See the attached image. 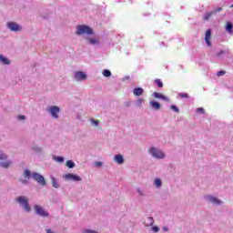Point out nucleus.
<instances>
[{"label": "nucleus", "instance_id": "f257e3e1", "mask_svg": "<svg viewBox=\"0 0 233 233\" xmlns=\"http://www.w3.org/2000/svg\"><path fill=\"white\" fill-rule=\"evenodd\" d=\"M76 35H83V34H86L87 35H94V30L88 25H77L76 26Z\"/></svg>", "mask_w": 233, "mask_h": 233}, {"label": "nucleus", "instance_id": "f03ea898", "mask_svg": "<svg viewBox=\"0 0 233 233\" xmlns=\"http://www.w3.org/2000/svg\"><path fill=\"white\" fill-rule=\"evenodd\" d=\"M16 201L20 205H24L25 211L30 212L32 210V208H30V205H28V198L26 197L21 196L16 199Z\"/></svg>", "mask_w": 233, "mask_h": 233}, {"label": "nucleus", "instance_id": "7ed1b4c3", "mask_svg": "<svg viewBox=\"0 0 233 233\" xmlns=\"http://www.w3.org/2000/svg\"><path fill=\"white\" fill-rule=\"evenodd\" d=\"M34 208H35V214H37L38 216H41L42 218H48V216H50V213H48V211H46L45 208H43L39 205H35Z\"/></svg>", "mask_w": 233, "mask_h": 233}, {"label": "nucleus", "instance_id": "20e7f679", "mask_svg": "<svg viewBox=\"0 0 233 233\" xmlns=\"http://www.w3.org/2000/svg\"><path fill=\"white\" fill-rule=\"evenodd\" d=\"M149 152L153 156V157H157L158 159H163V157H165V153H163V151H161L156 147H151L149 149Z\"/></svg>", "mask_w": 233, "mask_h": 233}, {"label": "nucleus", "instance_id": "39448f33", "mask_svg": "<svg viewBox=\"0 0 233 233\" xmlns=\"http://www.w3.org/2000/svg\"><path fill=\"white\" fill-rule=\"evenodd\" d=\"M33 179L39 183L41 187H46V180H45V177L42 175H39V173H34L33 174Z\"/></svg>", "mask_w": 233, "mask_h": 233}, {"label": "nucleus", "instance_id": "423d86ee", "mask_svg": "<svg viewBox=\"0 0 233 233\" xmlns=\"http://www.w3.org/2000/svg\"><path fill=\"white\" fill-rule=\"evenodd\" d=\"M49 112L52 116V117H54L55 119H58L59 118V112H61V108H59V106H52L49 107Z\"/></svg>", "mask_w": 233, "mask_h": 233}, {"label": "nucleus", "instance_id": "0eeeda50", "mask_svg": "<svg viewBox=\"0 0 233 233\" xmlns=\"http://www.w3.org/2000/svg\"><path fill=\"white\" fill-rule=\"evenodd\" d=\"M64 179H66V181H81V177L68 173L64 176Z\"/></svg>", "mask_w": 233, "mask_h": 233}, {"label": "nucleus", "instance_id": "6e6552de", "mask_svg": "<svg viewBox=\"0 0 233 233\" xmlns=\"http://www.w3.org/2000/svg\"><path fill=\"white\" fill-rule=\"evenodd\" d=\"M7 26L12 32H19L20 30H23V27L17 25L15 22H9Z\"/></svg>", "mask_w": 233, "mask_h": 233}, {"label": "nucleus", "instance_id": "1a4fd4ad", "mask_svg": "<svg viewBox=\"0 0 233 233\" xmlns=\"http://www.w3.org/2000/svg\"><path fill=\"white\" fill-rule=\"evenodd\" d=\"M211 38H212V30L208 29L206 31V35H205V41H206V45H208V46H212V43L210 42Z\"/></svg>", "mask_w": 233, "mask_h": 233}, {"label": "nucleus", "instance_id": "9d476101", "mask_svg": "<svg viewBox=\"0 0 233 233\" xmlns=\"http://www.w3.org/2000/svg\"><path fill=\"white\" fill-rule=\"evenodd\" d=\"M30 176H31L30 170L25 169V171L24 172V177L25 179H20L21 183H23V185H27L28 179H30Z\"/></svg>", "mask_w": 233, "mask_h": 233}, {"label": "nucleus", "instance_id": "9b49d317", "mask_svg": "<svg viewBox=\"0 0 233 233\" xmlns=\"http://www.w3.org/2000/svg\"><path fill=\"white\" fill-rule=\"evenodd\" d=\"M75 79H76V81H83L85 79H86V75L84 72H76L75 74Z\"/></svg>", "mask_w": 233, "mask_h": 233}, {"label": "nucleus", "instance_id": "f8f14e48", "mask_svg": "<svg viewBox=\"0 0 233 233\" xmlns=\"http://www.w3.org/2000/svg\"><path fill=\"white\" fill-rule=\"evenodd\" d=\"M154 97H156L157 99H163V101H167L168 103V101H170V99H168L167 96H165L163 94L161 93H157V92H154L153 94Z\"/></svg>", "mask_w": 233, "mask_h": 233}, {"label": "nucleus", "instance_id": "ddd939ff", "mask_svg": "<svg viewBox=\"0 0 233 233\" xmlns=\"http://www.w3.org/2000/svg\"><path fill=\"white\" fill-rule=\"evenodd\" d=\"M226 32L229 34L230 35H233V25L230 22H227L226 27H225Z\"/></svg>", "mask_w": 233, "mask_h": 233}, {"label": "nucleus", "instance_id": "4468645a", "mask_svg": "<svg viewBox=\"0 0 233 233\" xmlns=\"http://www.w3.org/2000/svg\"><path fill=\"white\" fill-rule=\"evenodd\" d=\"M115 161L117 165H123L125 163V158H123V155L115 156Z\"/></svg>", "mask_w": 233, "mask_h": 233}, {"label": "nucleus", "instance_id": "2eb2a0df", "mask_svg": "<svg viewBox=\"0 0 233 233\" xmlns=\"http://www.w3.org/2000/svg\"><path fill=\"white\" fill-rule=\"evenodd\" d=\"M149 104H150V106L154 108V110H159V108H161V104H159V102L151 101L149 102Z\"/></svg>", "mask_w": 233, "mask_h": 233}, {"label": "nucleus", "instance_id": "dca6fc26", "mask_svg": "<svg viewBox=\"0 0 233 233\" xmlns=\"http://www.w3.org/2000/svg\"><path fill=\"white\" fill-rule=\"evenodd\" d=\"M208 200H209L210 203H214L215 205H220L221 201H219L217 198H214L212 196L207 197Z\"/></svg>", "mask_w": 233, "mask_h": 233}, {"label": "nucleus", "instance_id": "f3484780", "mask_svg": "<svg viewBox=\"0 0 233 233\" xmlns=\"http://www.w3.org/2000/svg\"><path fill=\"white\" fill-rule=\"evenodd\" d=\"M143 92L144 90L141 87H137L133 90L134 96H143Z\"/></svg>", "mask_w": 233, "mask_h": 233}, {"label": "nucleus", "instance_id": "a211bd4d", "mask_svg": "<svg viewBox=\"0 0 233 233\" xmlns=\"http://www.w3.org/2000/svg\"><path fill=\"white\" fill-rule=\"evenodd\" d=\"M145 225L146 227H152V225H154V218L151 217H148L146 220H145Z\"/></svg>", "mask_w": 233, "mask_h": 233}, {"label": "nucleus", "instance_id": "6ab92c4d", "mask_svg": "<svg viewBox=\"0 0 233 233\" xmlns=\"http://www.w3.org/2000/svg\"><path fill=\"white\" fill-rule=\"evenodd\" d=\"M86 41L89 43V45H97L99 41L96 38L87 37Z\"/></svg>", "mask_w": 233, "mask_h": 233}, {"label": "nucleus", "instance_id": "aec40b11", "mask_svg": "<svg viewBox=\"0 0 233 233\" xmlns=\"http://www.w3.org/2000/svg\"><path fill=\"white\" fill-rule=\"evenodd\" d=\"M0 63H3V65H10V60H8L6 57H4L3 55H0Z\"/></svg>", "mask_w": 233, "mask_h": 233}, {"label": "nucleus", "instance_id": "412c9836", "mask_svg": "<svg viewBox=\"0 0 233 233\" xmlns=\"http://www.w3.org/2000/svg\"><path fill=\"white\" fill-rule=\"evenodd\" d=\"M51 183L54 188H59V184L57 183V180L56 179V177H51Z\"/></svg>", "mask_w": 233, "mask_h": 233}, {"label": "nucleus", "instance_id": "4be33fe9", "mask_svg": "<svg viewBox=\"0 0 233 233\" xmlns=\"http://www.w3.org/2000/svg\"><path fill=\"white\" fill-rule=\"evenodd\" d=\"M214 15V12H207L206 15H204V21H208V19H210L211 16Z\"/></svg>", "mask_w": 233, "mask_h": 233}, {"label": "nucleus", "instance_id": "5701e85b", "mask_svg": "<svg viewBox=\"0 0 233 233\" xmlns=\"http://www.w3.org/2000/svg\"><path fill=\"white\" fill-rule=\"evenodd\" d=\"M155 83L157 86H158V88H163V81H161V79L159 78L155 79Z\"/></svg>", "mask_w": 233, "mask_h": 233}, {"label": "nucleus", "instance_id": "b1692460", "mask_svg": "<svg viewBox=\"0 0 233 233\" xmlns=\"http://www.w3.org/2000/svg\"><path fill=\"white\" fill-rule=\"evenodd\" d=\"M10 165H12V162H10V161L0 163V167H3V168H8V167H10Z\"/></svg>", "mask_w": 233, "mask_h": 233}, {"label": "nucleus", "instance_id": "393cba45", "mask_svg": "<svg viewBox=\"0 0 233 233\" xmlns=\"http://www.w3.org/2000/svg\"><path fill=\"white\" fill-rule=\"evenodd\" d=\"M110 76H112V72H110V70L105 69V70L103 71V76H104V77H110Z\"/></svg>", "mask_w": 233, "mask_h": 233}, {"label": "nucleus", "instance_id": "a878e982", "mask_svg": "<svg viewBox=\"0 0 233 233\" xmlns=\"http://www.w3.org/2000/svg\"><path fill=\"white\" fill-rule=\"evenodd\" d=\"M66 167L68 168H74V167H76V163L72 162L71 160H67L66 161Z\"/></svg>", "mask_w": 233, "mask_h": 233}, {"label": "nucleus", "instance_id": "bb28decb", "mask_svg": "<svg viewBox=\"0 0 233 233\" xmlns=\"http://www.w3.org/2000/svg\"><path fill=\"white\" fill-rule=\"evenodd\" d=\"M178 97H180L181 99H188L189 96L187 93H180L178 95Z\"/></svg>", "mask_w": 233, "mask_h": 233}, {"label": "nucleus", "instance_id": "cd10ccee", "mask_svg": "<svg viewBox=\"0 0 233 233\" xmlns=\"http://www.w3.org/2000/svg\"><path fill=\"white\" fill-rule=\"evenodd\" d=\"M155 185L157 186V188H159V187H161V179L156 178Z\"/></svg>", "mask_w": 233, "mask_h": 233}, {"label": "nucleus", "instance_id": "c85d7f7f", "mask_svg": "<svg viewBox=\"0 0 233 233\" xmlns=\"http://www.w3.org/2000/svg\"><path fill=\"white\" fill-rule=\"evenodd\" d=\"M8 157L5 153L0 152V161L6 159Z\"/></svg>", "mask_w": 233, "mask_h": 233}, {"label": "nucleus", "instance_id": "c756f323", "mask_svg": "<svg viewBox=\"0 0 233 233\" xmlns=\"http://www.w3.org/2000/svg\"><path fill=\"white\" fill-rule=\"evenodd\" d=\"M197 112L198 114H205V109L203 107H198V108H197Z\"/></svg>", "mask_w": 233, "mask_h": 233}, {"label": "nucleus", "instance_id": "7c9ffc66", "mask_svg": "<svg viewBox=\"0 0 233 233\" xmlns=\"http://www.w3.org/2000/svg\"><path fill=\"white\" fill-rule=\"evenodd\" d=\"M91 122L95 127H97V125H99V120L91 119Z\"/></svg>", "mask_w": 233, "mask_h": 233}, {"label": "nucleus", "instance_id": "2f4dec72", "mask_svg": "<svg viewBox=\"0 0 233 233\" xmlns=\"http://www.w3.org/2000/svg\"><path fill=\"white\" fill-rule=\"evenodd\" d=\"M56 160L58 161V163H63V161H65V158L63 157H57Z\"/></svg>", "mask_w": 233, "mask_h": 233}, {"label": "nucleus", "instance_id": "473e14b6", "mask_svg": "<svg viewBox=\"0 0 233 233\" xmlns=\"http://www.w3.org/2000/svg\"><path fill=\"white\" fill-rule=\"evenodd\" d=\"M221 10H223V8L218 7V8L215 9V10L212 11V12H213L214 15H216V14H218V12H221Z\"/></svg>", "mask_w": 233, "mask_h": 233}, {"label": "nucleus", "instance_id": "72a5a7b5", "mask_svg": "<svg viewBox=\"0 0 233 233\" xmlns=\"http://www.w3.org/2000/svg\"><path fill=\"white\" fill-rule=\"evenodd\" d=\"M171 109L174 110V112H179V108L176 106H171Z\"/></svg>", "mask_w": 233, "mask_h": 233}, {"label": "nucleus", "instance_id": "f704fd0d", "mask_svg": "<svg viewBox=\"0 0 233 233\" xmlns=\"http://www.w3.org/2000/svg\"><path fill=\"white\" fill-rule=\"evenodd\" d=\"M153 232H159V228L157 226H154L152 228Z\"/></svg>", "mask_w": 233, "mask_h": 233}, {"label": "nucleus", "instance_id": "c9c22d12", "mask_svg": "<svg viewBox=\"0 0 233 233\" xmlns=\"http://www.w3.org/2000/svg\"><path fill=\"white\" fill-rule=\"evenodd\" d=\"M217 76H218V77H220V76H225V71H218Z\"/></svg>", "mask_w": 233, "mask_h": 233}, {"label": "nucleus", "instance_id": "e433bc0d", "mask_svg": "<svg viewBox=\"0 0 233 233\" xmlns=\"http://www.w3.org/2000/svg\"><path fill=\"white\" fill-rule=\"evenodd\" d=\"M18 119L20 121H23V120L26 119V117L25 116H18Z\"/></svg>", "mask_w": 233, "mask_h": 233}, {"label": "nucleus", "instance_id": "4c0bfd02", "mask_svg": "<svg viewBox=\"0 0 233 233\" xmlns=\"http://www.w3.org/2000/svg\"><path fill=\"white\" fill-rule=\"evenodd\" d=\"M102 165H103V164H102L101 162H96V167H102Z\"/></svg>", "mask_w": 233, "mask_h": 233}, {"label": "nucleus", "instance_id": "58836bf2", "mask_svg": "<svg viewBox=\"0 0 233 233\" xmlns=\"http://www.w3.org/2000/svg\"><path fill=\"white\" fill-rule=\"evenodd\" d=\"M222 54H225V51H220L219 53H218V56H221Z\"/></svg>", "mask_w": 233, "mask_h": 233}, {"label": "nucleus", "instance_id": "ea45409f", "mask_svg": "<svg viewBox=\"0 0 233 233\" xmlns=\"http://www.w3.org/2000/svg\"><path fill=\"white\" fill-rule=\"evenodd\" d=\"M138 103H143V99L142 98L138 99Z\"/></svg>", "mask_w": 233, "mask_h": 233}, {"label": "nucleus", "instance_id": "a19ab883", "mask_svg": "<svg viewBox=\"0 0 233 233\" xmlns=\"http://www.w3.org/2000/svg\"><path fill=\"white\" fill-rule=\"evenodd\" d=\"M138 194H139L140 196H143V192H141V191H139V190H138Z\"/></svg>", "mask_w": 233, "mask_h": 233}, {"label": "nucleus", "instance_id": "79ce46f5", "mask_svg": "<svg viewBox=\"0 0 233 233\" xmlns=\"http://www.w3.org/2000/svg\"><path fill=\"white\" fill-rule=\"evenodd\" d=\"M163 230H165V232H167L168 230V228H164Z\"/></svg>", "mask_w": 233, "mask_h": 233}]
</instances>
